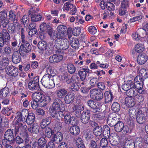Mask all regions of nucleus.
Segmentation results:
<instances>
[{"label":"nucleus","instance_id":"obj_1","mask_svg":"<svg viewBox=\"0 0 148 148\" xmlns=\"http://www.w3.org/2000/svg\"><path fill=\"white\" fill-rule=\"evenodd\" d=\"M60 38L59 37L55 40L54 47L58 50H65L69 48V43L67 40Z\"/></svg>","mask_w":148,"mask_h":148},{"label":"nucleus","instance_id":"obj_2","mask_svg":"<svg viewBox=\"0 0 148 148\" xmlns=\"http://www.w3.org/2000/svg\"><path fill=\"white\" fill-rule=\"evenodd\" d=\"M53 77L51 75L45 74L42 78L41 82L45 87L51 88L55 86V83L53 81Z\"/></svg>","mask_w":148,"mask_h":148},{"label":"nucleus","instance_id":"obj_3","mask_svg":"<svg viewBox=\"0 0 148 148\" xmlns=\"http://www.w3.org/2000/svg\"><path fill=\"white\" fill-rule=\"evenodd\" d=\"M148 115V112L147 110H143L142 108L138 109L136 116L137 122L140 124H143L146 121Z\"/></svg>","mask_w":148,"mask_h":148},{"label":"nucleus","instance_id":"obj_4","mask_svg":"<svg viewBox=\"0 0 148 148\" xmlns=\"http://www.w3.org/2000/svg\"><path fill=\"white\" fill-rule=\"evenodd\" d=\"M27 126L25 123L17 122L16 123V126L14 129V134L16 135L19 132L20 135H24L26 136H28V135L26 132L27 130Z\"/></svg>","mask_w":148,"mask_h":148},{"label":"nucleus","instance_id":"obj_5","mask_svg":"<svg viewBox=\"0 0 148 148\" xmlns=\"http://www.w3.org/2000/svg\"><path fill=\"white\" fill-rule=\"evenodd\" d=\"M64 107L62 101L59 98L54 99L52 104V108L50 111V114L62 110Z\"/></svg>","mask_w":148,"mask_h":148},{"label":"nucleus","instance_id":"obj_6","mask_svg":"<svg viewBox=\"0 0 148 148\" xmlns=\"http://www.w3.org/2000/svg\"><path fill=\"white\" fill-rule=\"evenodd\" d=\"M90 97L97 101L101 100L103 97V92L99 89L93 88L90 90Z\"/></svg>","mask_w":148,"mask_h":148},{"label":"nucleus","instance_id":"obj_7","mask_svg":"<svg viewBox=\"0 0 148 148\" xmlns=\"http://www.w3.org/2000/svg\"><path fill=\"white\" fill-rule=\"evenodd\" d=\"M32 47L31 45L27 41L22 42L18 50L21 54H23L25 53H28L31 51Z\"/></svg>","mask_w":148,"mask_h":148},{"label":"nucleus","instance_id":"obj_8","mask_svg":"<svg viewBox=\"0 0 148 148\" xmlns=\"http://www.w3.org/2000/svg\"><path fill=\"white\" fill-rule=\"evenodd\" d=\"M4 139L8 141L10 144L13 143L14 138L13 130L9 129L5 132L3 136Z\"/></svg>","mask_w":148,"mask_h":148},{"label":"nucleus","instance_id":"obj_9","mask_svg":"<svg viewBox=\"0 0 148 148\" xmlns=\"http://www.w3.org/2000/svg\"><path fill=\"white\" fill-rule=\"evenodd\" d=\"M90 116V110H86L84 111L80 116L81 122L84 124L87 123L89 121Z\"/></svg>","mask_w":148,"mask_h":148},{"label":"nucleus","instance_id":"obj_10","mask_svg":"<svg viewBox=\"0 0 148 148\" xmlns=\"http://www.w3.org/2000/svg\"><path fill=\"white\" fill-rule=\"evenodd\" d=\"M6 72L9 75L14 77L16 76L18 73V69L12 66H8Z\"/></svg>","mask_w":148,"mask_h":148},{"label":"nucleus","instance_id":"obj_11","mask_svg":"<svg viewBox=\"0 0 148 148\" xmlns=\"http://www.w3.org/2000/svg\"><path fill=\"white\" fill-rule=\"evenodd\" d=\"M23 55V54H21L18 50L14 51L12 58L13 62L15 64L19 63L21 60V56Z\"/></svg>","mask_w":148,"mask_h":148},{"label":"nucleus","instance_id":"obj_12","mask_svg":"<svg viewBox=\"0 0 148 148\" xmlns=\"http://www.w3.org/2000/svg\"><path fill=\"white\" fill-rule=\"evenodd\" d=\"M73 111H75V116L79 117L80 116L81 111L84 110V106L82 103L77 105H74L72 108Z\"/></svg>","mask_w":148,"mask_h":148},{"label":"nucleus","instance_id":"obj_13","mask_svg":"<svg viewBox=\"0 0 148 148\" xmlns=\"http://www.w3.org/2000/svg\"><path fill=\"white\" fill-rule=\"evenodd\" d=\"M87 104L89 107L92 109V112L93 113L99 112L100 109L95 101L92 99L89 100L87 101Z\"/></svg>","mask_w":148,"mask_h":148},{"label":"nucleus","instance_id":"obj_14","mask_svg":"<svg viewBox=\"0 0 148 148\" xmlns=\"http://www.w3.org/2000/svg\"><path fill=\"white\" fill-rule=\"evenodd\" d=\"M64 108L62 110H60L50 114L51 115L53 118H55L58 119H60V118L63 119L65 115H66V113H65V111H63Z\"/></svg>","mask_w":148,"mask_h":148},{"label":"nucleus","instance_id":"obj_15","mask_svg":"<svg viewBox=\"0 0 148 148\" xmlns=\"http://www.w3.org/2000/svg\"><path fill=\"white\" fill-rule=\"evenodd\" d=\"M34 79H36V82L34 81V80L30 81L28 84V88L31 90H38L39 88V86L38 83V77H36L34 78Z\"/></svg>","mask_w":148,"mask_h":148},{"label":"nucleus","instance_id":"obj_16","mask_svg":"<svg viewBox=\"0 0 148 148\" xmlns=\"http://www.w3.org/2000/svg\"><path fill=\"white\" fill-rule=\"evenodd\" d=\"M28 136H26L24 135H18L14 138V141H13V143L14 144L15 142L18 145H19L24 143L25 140Z\"/></svg>","mask_w":148,"mask_h":148},{"label":"nucleus","instance_id":"obj_17","mask_svg":"<svg viewBox=\"0 0 148 148\" xmlns=\"http://www.w3.org/2000/svg\"><path fill=\"white\" fill-rule=\"evenodd\" d=\"M63 58V56L61 55L54 54L50 57L49 61L51 63H55L60 62Z\"/></svg>","mask_w":148,"mask_h":148},{"label":"nucleus","instance_id":"obj_18","mask_svg":"<svg viewBox=\"0 0 148 148\" xmlns=\"http://www.w3.org/2000/svg\"><path fill=\"white\" fill-rule=\"evenodd\" d=\"M147 60V56L145 53H139L137 58L138 63L140 65L145 64Z\"/></svg>","mask_w":148,"mask_h":148},{"label":"nucleus","instance_id":"obj_19","mask_svg":"<svg viewBox=\"0 0 148 148\" xmlns=\"http://www.w3.org/2000/svg\"><path fill=\"white\" fill-rule=\"evenodd\" d=\"M62 134L60 132H57L56 133L55 132L51 140L56 143H58L62 140Z\"/></svg>","mask_w":148,"mask_h":148},{"label":"nucleus","instance_id":"obj_20","mask_svg":"<svg viewBox=\"0 0 148 148\" xmlns=\"http://www.w3.org/2000/svg\"><path fill=\"white\" fill-rule=\"evenodd\" d=\"M67 27L63 25H59L57 28L58 32L59 37H61L66 33Z\"/></svg>","mask_w":148,"mask_h":148},{"label":"nucleus","instance_id":"obj_21","mask_svg":"<svg viewBox=\"0 0 148 148\" xmlns=\"http://www.w3.org/2000/svg\"><path fill=\"white\" fill-rule=\"evenodd\" d=\"M74 98L75 97L73 94L68 93L64 97V102L67 104H71L73 102Z\"/></svg>","mask_w":148,"mask_h":148},{"label":"nucleus","instance_id":"obj_22","mask_svg":"<svg viewBox=\"0 0 148 148\" xmlns=\"http://www.w3.org/2000/svg\"><path fill=\"white\" fill-rule=\"evenodd\" d=\"M100 139L98 137H95V140H91L90 143V148H101L99 145V140Z\"/></svg>","mask_w":148,"mask_h":148},{"label":"nucleus","instance_id":"obj_23","mask_svg":"<svg viewBox=\"0 0 148 148\" xmlns=\"http://www.w3.org/2000/svg\"><path fill=\"white\" fill-rule=\"evenodd\" d=\"M2 38L3 41H5L4 43V46L5 44H6L10 40V37L9 34L7 31L6 29H3L2 30Z\"/></svg>","mask_w":148,"mask_h":148},{"label":"nucleus","instance_id":"obj_24","mask_svg":"<svg viewBox=\"0 0 148 148\" xmlns=\"http://www.w3.org/2000/svg\"><path fill=\"white\" fill-rule=\"evenodd\" d=\"M79 127L76 125H73L70 128L69 132L70 133L73 135L77 136L78 135L80 132Z\"/></svg>","mask_w":148,"mask_h":148},{"label":"nucleus","instance_id":"obj_25","mask_svg":"<svg viewBox=\"0 0 148 148\" xmlns=\"http://www.w3.org/2000/svg\"><path fill=\"white\" fill-rule=\"evenodd\" d=\"M105 103H107L109 102H111L113 98L112 93L108 91H106L104 93Z\"/></svg>","mask_w":148,"mask_h":148},{"label":"nucleus","instance_id":"obj_26","mask_svg":"<svg viewBox=\"0 0 148 148\" xmlns=\"http://www.w3.org/2000/svg\"><path fill=\"white\" fill-rule=\"evenodd\" d=\"M134 100L131 97H126L125 99V103L126 106L129 107H133L135 104Z\"/></svg>","mask_w":148,"mask_h":148},{"label":"nucleus","instance_id":"obj_27","mask_svg":"<svg viewBox=\"0 0 148 148\" xmlns=\"http://www.w3.org/2000/svg\"><path fill=\"white\" fill-rule=\"evenodd\" d=\"M70 45L73 49H77L79 46V42L76 38H72L70 40Z\"/></svg>","mask_w":148,"mask_h":148},{"label":"nucleus","instance_id":"obj_28","mask_svg":"<svg viewBox=\"0 0 148 148\" xmlns=\"http://www.w3.org/2000/svg\"><path fill=\"white\" fill-rule=\"evenodd\" d=\"M35 119V115L33 113L31 112L28 114L26 119V123L28 125L32 124L34 122Z\"/></svg>","mask_w":148,"mask_h":148},{"label":"nucleus","instance_id":"obj_29","mask_svg":"<svg viewBox=\"0 0 148 148\" xmlns=\"http://www.w3.org/2000/svg\"><path fill=\"white\" fill-rule=\"evenodd\" d=\"M57 97L60 98H63L67 94V91L64 88H62L56 91Z\"/></svg>","mask_w":148,"mask_h":148},{"label":"nucleus","instance_id":"obj_30","mask_svg":"<svg viewBox=\"0 0 148 148\" xmlns=\"http://www.w3.org/2000/svg\"><path fill=\"white\" fill-rule=\"evenodd\" d=\"M119 120V118L116 116L111 118L108 119L107 121V123L110 126L114 127Z\"/></svg>","mask_w":148,"mask_h":148},{"label":"nucleus","instance_id":"obj_31","mask_svg":"<svg viewBox=\"0 0 148 148\" xmlns=\"http://www.w3.org/2000/svg\"><path fill=\"white\" fill-rule=\"evenodd\" d=\"M53 45L52 43H48L45 50L46 54L49 55L52 54L53 51Z\"/></svg>","mask_w":148,"mask_h":148},{"label":"nucleus","instance_id":"obj_32","mask_svg":"<svg viewBox=\"0 0 148 148\" xmlns=\"http://www.w3.org/2000/svg\"><path fill=\"white\" fill-rule=\"evenodd\" d=\"M51 118L48 117L42 119L40 123V126L42 128H45L46 126L49 125L51 122Z\"/></svg>","mask_w":148,"mask_h":148},{"label":"nucleus","instance_id":"obj_33","mask_svg":"<svg viewBox=\"0 0 148 148\" xmlns=\"http://www.w3.org/2000/svg\"><path fill=\"white\" fill-rule=\"evenodd\" d=\"M40 28L41 32L47 33L51 29V27L49 25L43 22L40 25Z\"/></svg>","mask_w":148,"mask_h":148},{"label":"nucleus","instance_id":"obj_34","mask_svg":"<svg viewBox=\"0 0 148 148\" xmlns=\"http://www.w3.org/2000/svg\"><path fill=\"white\" fill-rule=\"evenodd\" d=\"M124 127V124L122 121L119 120L115 126L114 128L115 130L117 132H121Z\"/></svg>","mask_w":148,"mask_h":148},{"label":"nucleus","instance_id":"obj_35","mask_svg":"<svg viewBox=\"0 0 148 148\" xmlns=\"http://www.w3.org/2000/svg\"><path fill=\"white\" fill-rule=\"evenodd\" d=\"M9 19L11 21H12L13 25H15L18 21L16 17L14 12L12 10H10L9 12Z\"/></svg>","mask_w":148,"mask_h":148},{"label":"nucleus","instance_id":"obj_36","mask_svg":"<svg viewBox=\"0 0 148 148\" xmlns=\"http://www.w3.org/2000/svg\"><path fill=\"white\" fill-rule=\"evenodd\" d=\"M31 127L28 129V131L34 134H37L39 132V127L35 124H33Z\"/></svg>","mask_w":148,"mask_h":148},{"label":"nucleus","instance_id":"obj_37","mask_svg":"<svg viewBox=\"0 0 148 148\" xmlns=\"http://www.w3.org/2000/svg\"><path fill=\"white\" fill-rule=\"evenodd\" d=\"M32 97L33 100L37 101L40 102L42 99V95L39 92H35L32 94Z\"/></svg>","mask_w":148,"mask_h":148},{"label":"nucleus","instance_id":"obj_38","mask_svg":"<svg viewBox=\"0 0 148 148\" xmlns=\"http://www.w3.org/2000/svg\"><path fill=\"white\" fill-rule=\"evenodd\" d=\"M111 110L115 113H117L120 110V105L117 102H114L112 104L111 107Z\"/></svg>","mask_w":148,"mask_h":148},{"label":"nucleus","instance_id":"obj_39","mask_svg":"<svg viewBox=\"0 0 148 148\" xmlns=\"http://www.w3.org/2000/svg\"><path fill=\"white\" fill-rule=\"evenodd\" d=\"M127 84H123L122 86V88L125 91H127L130 88H134V85L132 84V81L131 80H129Z\"/></svg>","mask_w":148,"mask_h":148},{"label":"nucleus","instance_id":"obj_40","mask_svg":"<svg viewBox=\"0 0 148 148\" xmlns=\"http://www.w3.org/2000/svg\"><path fill=\"white\" fill-rule=\"evenodd\" d=\"M93 132L94 134L97 136H100L102 134V129L101 127L99 125L93 129Z\"/></svg>","mask_w":148,"mask_h":148},{"label":"nucleus","instance_id":"obj_41","mask_svg":"<svg viewBox=\"0 0 148 148\" xmlns=\"http://www.w3.org/2000/svg\"><path fill=\"white\" fill-rule=\"evenodd\" d=\"M65 116L64 118V121L65 123L69 125L71 124L73 125V122H72V120L73 118H72L69 113H68L65 115Z\"/></svg>","mask_w":148,"mask_h":148},{"label":"nucleus","instance_id":"obj_42","mask_svg":"<svg viewBox=\"0 0 148 148\" xmlns=\"http://www.w3.org/2000/svg\"><path fill=\"white\" fill-rule=\"evenodd\" d=\"M135 51L139 53H143L144 50V46L143 44H138L135 47Z\"/></svg>","mask_w":148,"mask_h":148},{"label":"nucleus","instance_id":"obj_43","mask_svg":"<svg viewBox=\"0 0 148 148\" xmlns=\"http://www.w3.org/2000/svg\"><path fill=\"white\" fill-rule=\"evenodd\" d=\"M51 99L49 97H46L44 99L40 101V104L41 107H43L46 106L47 104V103L50 102L51 101Z\"/></svg>","mask_w":148,"mask_h":148},{"label":"nucleus","instance_id":"obj_44","mask_svg":"<svg viewBox=\"0 0 148 148\" xmlns=\"http://www.w3.org/2000/svg\"><path fill=\"white\" fill-rule=\"evenodd\" d=\"M47 33H48L49 35L53 40L57 37L59 38V33H57L55 32L53 30V29L52 28Z\"/></svg>","mask_w":148,"mask_h":148},{"label":"nucleus","instance_id":"obj_45","mask_svg":"<svg viewBox=\"0 0 148 148\" xmlns=\"http://www.w3.org/2000/svg\"><path fill=\"white\" fill-rule=\"evenodd\" d=\"M55 132L53 130H51L49 127L46 128L45 130V135L48 138H50L54 134Z\"/></svg>","mask_w":148,"mask_h":148},{"label":"nucleus","instance_id":"obj_46","mask_svg":"<svg viewBox=\"0 0 148 148\" xmlns=\"http://www.w3.org/2000/svg\"><path fill=\"white\" fill-rule=\"evenodd\" d=\"M67 67L68 71L70 74H73L75 71V68L73 64L69 63L67 64Z\"/></svg>","mask_w":148,"mask_h":148},{"label":"nucleus","instance_id":"obj_47","mask_svg":"<svg viewBox=\"0 0 148 148\" xmlns=\"http://www.w3.org/2000/svg\"><path fill=\"white\" fill-rule=\"evenodd\" d=\"M75 142V144L78 148H85V146L83 144L82 140L81 138H77Z\"/></svg>","mask_w":148,"mask_h":148},{"label":"nucleus","instance_id":"obj_48","mask_svg":"<svg viewBox=\"0 0 148 148\" xmlns=\"http://www.w3.org/2000/svg\"><path fill=\"white\" fill-rule=\"evenodd\" d=\"M110 129L109 127L107 125L104 126L102 130V134L106 137H109L110 135Z\"/></svg>","mask_w":148,"mask_h":148},{"label":"nucleus","instance_id":"obj_49","mask_svg":"<svg viewBox=\"0 0 148 148\" xmlns=\"http://www.w3.org/2000/svg\"><path fill=\"white\" fill-rule=\"evenodd\" d=\"M47 43L44 41H40L38 44V47L39 49L41 50H45L47 45Z\"/></svg>","mask_w":148,"mask_h":148},{"label":"nucleus","instance_id":"obj_50","mask_svg":"<svg viewBox=\"0 0 148 148\" xmlns=\"http://www.w3.org/2000/svg\"><path fill=\"white\" fill-rule=\"evenodd\" d=\"M42 17L39 14H36L32 16L31 20L32 22L39 21L41 20Z\"/></svg>","mask_w":148,"mask_h":148},{"label":"nucleus","instance_id":"obj_51","mask_svg":"<svg viewBox=\"0 0 148 148\" xmlns=\"http://www.w3.org/2000/svg\"><path fill=\"white\" fill-rule=\"evenodd\" d=\"M137 93V91H135L134 90V88H130V89L127 90L126 92V94L128 96V97H131L135 96V95Z\"/></svg>","mask_w":148,"mask_h":148},{"label":"nucleus","instance_id":"obj_52","mask_svg":"<svg viewBox=\"0 0 148 148\" xmlns=\"http://www.w3.org/2000/svg\"><path fill=\"white\" fill-rule=\"evenodd\" d=\"M9 92V89L8 87H6L4 88L0 91V94L3 97H6Z\"/></svg>","mask_w":148,"mask_h":148},{"label":"nucleus","instance_id":"obj_53","mask_svg":"<svg viewBox=\"0 0 148 148\" xmlns=\"http://www.w3.org/2000/svg\"><path fill=\"white\" fill-rule=\"evenodd\" d=\"M134 97V99L139 103L143 102L144 99V98L142 95L138 94L137 93L135 95Z\"/></svg>","mask_w":148,"mask_h":148},{"label":"nucleus","instance_id":"obj_54","mask_svg":"<svg viewBox=\"0 0 148 148\" xmlns=\"http://www.w3.org/2000/svg\"><path fill=\"white\" fill-rule=\"evenodd\" d=\"M8 61L5 60L1 61L0 62V70H3L8 66Z\"/></svg>","mask_w":148,"mask_h":148},{"label":"nucleus","instance_id":"obj_55","mask_svg":"<svg viewBox=\"0 0 148 148\" xmlns=\"http://www.w3.org/2000/svg\"><path fill=\"white\" fill-rule=\"evenodd\" d=\"M108 144V142L107 139L106 138H102L100 141L99 146L103 148L107 147Z\"/></svg>","mask_w":148,"mask_h":148},{"label":"nucleus","instance_id":"obj_56","mask_svg":"<svg viewBox=\"0 0 148 148\" xmlns=\"http://www.w3.org/2000/svg\"><path fill=\"white\" fill-rule=\"evenodd\" d=\"M138 109H136L135 108H131L129 110V114L130 117L134 118V116H136V112H137V110Z\"/></svg>","mask_w":148,"mask_h":148},{"label":"nucleus","instance_id":"obj_57","mask_svg":"<svg viewBox=\"0 0 148 148\" xmlns=\"http://www.w3.org/2000/svg\"><path fill=\"white\" fill-rule=\"evenodd\" d=\"M47 141L45 138L43 137L40 138L38 140V143L39 146L41 147H44L46 145Z\"/></svg>","mask_w":148,"mask_h":148},{"label":"nucleus","instance_id":"obj_58","mask_svg":"<svg viewBox=\"0 0 148 148\" xmlns=\"http://www.w3.org/2000/svg\"><path fill=\"white\" fill-rule=\"evenodd\" d=\"M142 140L141 138H139V140L136 139L134 142L135 148H141L142 146Z\"/></svg>","mask_w":148,"mask_h":148},{"label":"nucleus","instance_id":"obj_59","mask_svg":"<svg viewBox=\"0 0 148 148\" xmlns=\"http://www.w3.org/2000/svg\"><path fill=\"white\" fill-rule=\"evenodd\" d=\"M78 74L80 77V78L81 81L84 80L86 76L87 73L85 70L80 71L78 72Z\"/></svg>","mask_w":148,"mask_h":148},{"label":"nucleus","instance_id":"obj_60","mask_svg":"<svg viewBox=\"0 0 148 148\" xmlns=\"http://www.w3.org/2000/svg\"><path fill=\"white\" fill-rule=\"evenodd\" d=\"M29 21L28 18L26 15H24L21 19V21L23 22L25 27H27L28 26Z\"/></svg>","mask_w":148,"mask_h":148},{"label":"nucleus","instance_id":"obj_61","mask_svg":"<svg viewBox=\"0 0 148 148\" xmlns=\"http://www.w3.org/2000/svg\"><path fill=\"white\" fill-rule=\"evenodd\" d=\"M0 24L3 28H6L7 25L10 22V20L8 18L0 20Z\"/></svg>","mask_w":148,"mask_h":148},{"label":"nucleus","instance_id":"obj_62","mask_svg":"<svg viewBox=\"0 0 148 148\" xmlns=\"http://www.w3.org/2000/svg\"><path fill=\"white\" fill-rule=\"evenodd\" d=\"M80 29L79 27H75L74 28L72 31V34L75 36H77L80 34Z\"/></svg>","mask_w":148,"mask_h":148},{"label":"nucleus","instance_id":"obj_63","mask_svg":"<svg viewBox=\"0 0 148 148\" xmlns=\"http://www.w3.org/2000/svg\"><path fill=\"white\" fill-rule=\"evenodd\" d=\"M0 20L7 19V12L5 10H3L0 12Z\"/></svg>","mask_w":148,"mask_h":148},{"label":"nucleus","instance_id":"obj_64","mask_svg":"<svg viewBox=\"0 0 148 148\" xmlns=\"http://www.w3.org/2000/svg\"><path fill=\"white\" fill-rule=\"evenodd\" d=\"M106 8L110 11H114L115 8L114 5L111 2H108L106 4Z\"/></svg>","mask_w":148,"mask_h":148}]
</instances>
